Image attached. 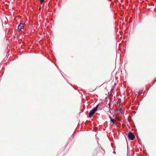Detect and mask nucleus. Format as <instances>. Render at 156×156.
<instances>
[{
  "instance_id": "1",
  "label": "nucleus",
  "mask_w": 156,
  "mask_h": 156,
  "mask_svg": "<svg viewBox=\"0 0 156 156\" xmlns=\"http://www.w3.org/2000/svg\"><path fill=\"white\" fill-rule=\"evenodd\" d=\"M98 106L99 105H97L95 108H94V109H93L90 112L89 115V117H91L94 115V114L95 113V112L97 110V109L98 107Z\"/></svg>"
},
{
  "instance_id": "2",
  "label": "nucleus",
  "mask_w": 156,
  "mask_h": 156,
  "mask_svg": "<svg viewBox=\"0 0 156 156\" xmlns=\"http://www.w3.org/2000/svg\"><path fill=\"white\" fill-rule=\"evenodd\" d=\"M25 24L20 23L18 27V30L20 31H22V30L23 29Z\"/></svg>"
},
{
  "instance_id": "3",
  "label": "nucleus",
  "mask_w": 156,
  "mask_h": 156,
  "mask_svg": "<svg viewBox=\"0 0 156 156\" xmlns=\"http://www.w3.org/2000/svg\"><path fill=\"white\" fill-rule=\"evenodd\" d=\"M128 137L130 140H133L135 138V136L133 133L130 132L129 133Z\"/></svg>"
},
{
  "instance_id": "4",
  "label": "nucleus",
  "mask_w": 156,
  "mask_h": 156,
  "mask_svg": "<svg viewBox=\"0 0 156 156\" xmlns=\"http://www.w3.org/2000/svg\"><path fill=\"white\" fill-rule=\"evenodd\" d=\"M110 119H111V121L112 122V123L113 124H115V121H114V120L112 118H110Z\"/></svg>"
},
{
  "instance_id": "5",
  "label": "nucleus",
  "mask_w": 156,
  "mask_h": 156,
  "mask_svg": "<svg viewBox=\"0 0 156 156\" xmlns=\"http://www.w3.org/2000/svg\"><path fill=\"white\" fill-rule=\"evenodd\" d=\"M142 92V91H139V92H138V94H140Z\"/></svg>"
},
{
  "instance_id": "6",
  "label": "nucleus",
  "mask_w": 156,
  "mask_h": 156,
  "mask_svg": "<svg viewBox=\"0 0 156 156\" xmlns=\"http://www.w3.org/2000/svg\"><path fill=\"white\" fill-rule=\"evenodd\" d=\"M41 2V3H42L44 2V0H39Z\"/></svg>"
},
{
  "instance_id": "7",
  "label": "nucleus",
  "mask_w": 156,
  "mask_h": 156,
  "mask_svg": "<svg viewBox=\"0 0 156 156\" xmlns=\"http://www.w3.org/2000/svg\"><path fill=\"white\" fill-rule=\"evenodd\" d=\"M119 110H120V111H121L122 110V109H120Z\"/></svg>"
},
{
  "instance_id": "8",
  "label": "nucleus",
  "mask_w": 156,
  "mask_h": 156,
  "mask_svg": "<svg viewBox=\"0 0 156 156\" xmlns=\"http://www.w3.org/2000/svg\"><path fill=\"white\" fill-rule=\"evenodd\" d=\"M41 9V7L39 9Z\"/></svg>"
}]
</instances>
